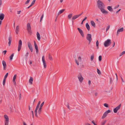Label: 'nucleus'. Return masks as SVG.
Instances as JSON below:
<instances>
[{"label": "nucleus", "mask_w": 125, "mask_h": 125, "mask_svg": "<svg viewBox=\"0 0 125 125\" xmlns=\"http://www.w3.org/2000/svg\"><path fill=\"white\" fill-rule=\"evenodd\" d=\"M97 6L98 8L100 9L102 8H105V6L104 4L101 1L98 0L97 2Z\"/></svg>", "instance_id": "obj_1"}, {"label": "nucleus", "mask_w": 125, "mask_h": 125, "mask_svg": "<svg viewBox=\"0 0 125 125\" xmlns=\"http://www.w3.org/2000/svg\"><path fill=\"white\" fill-rule=\"evenodd\" d=\"M111 43V40L109 39H108L104 42V45L105 47H107L109 46Z\"/></svg>", "instance_id": "obj_2"}, {"label": "nucleus", "mask_w": 125, "mask_h": 125, "mask_svg": "<svg viewBox=\"0 0 125 125\" xmlns=\"http://www.w3.org/2000/svg\"><path fill=\"white\" fill-rule=\"evenodd\" d=\"M27 29L28 31V32L30 35L32 34L31 27L30 24L29 23H28L27 25Z\"/></svg>", "instance_id": "obj_3"}, {"label": "nucleus", "mask_w": 125, "mask_h": 125, "mask_svg": "<svg viewBox=\"0 0 125 125\" xmlns=\"http://www.w3.org/2000/svg\"><path fill=\"white\" fill-rule=\"evenodd\" d=\"M86 39L89 41V44H90L92 40L91 34H88L86 36Z\"/></svg>", "instance_id": "obj_4"}, {"label": "nucleus", "mask_w": 125, "mask_h": 125, "mask_svg": "<svg viewBox=\"0 0 125 125\" xmlns=\"http://www.w3.org/2000/svg\"><path fill=\"white\" fill-rule=\"evenodd\" d=\"M4 117L5 119V125H8L9 122V118L8 116L5 115H4Z\"/></svg>", "instance_id": "obj_5"}, {"label": "nucleus", "mask_w": 125, "mask_h": 125, "mask_svg": "<svg viewBox=\"0 0 125 125\" xmlns=\"http://www.w3.org/2000/svg\"><path fill=\"white\" fill-rule=\"evenodd\" d=\"M111 111L110 110H108L106 111L103 114L102 116V119L104 118L107 115L108 113L111 112Z\"/></svg>", "instance_id": "obj_6"}, {"label": "nucleus", "mask_w": 125, "mask_h": 125, "mask_svg": "<svg viewBox=\"0 0 125 125\" xmlns=\"http://www.w3.org/2000/svg\"><path fill=\"white\" fill-rule=\"evenodd\" d=\"M22 45V42L21 40L19 41L18 46V51L19 52L21 50Z\"/></svg>", "instance_id": "obj_7"}, {"label": "nucleus", "mask_w": 125, "mask_h": 125, "mask_svg": "<svg viewBox=\"0 0 125 125\" xmlns=\"http://www.w3.org/2000/svg\"><path fill=\"white\" fill-rule=\"evenodd\" d=\"M121 105V104H120L118 106L115 108L113 110L114 112V113H117V111L120 109Z\"/></svg>", "instance_id": "obj_8"}, {"label": "nucleus", "mask_w": 125, "mask_h": 125, "mask_svg": "<svg viewBox=\"0 0 125 125\" xmlns=\"http://www.w3.org/2000/svg\"><path fill=\"white\" fill-rule=\"evenodd\" d=\"M78 78L79 81L81 83H82L83 80V78L81 74L80 73L78 75Z\"/></svg>", "instance_id": "obj_9"}, {"label": "nucleus", "mask_w": 125, "mask_h": 125, "mask_svg": "<svg viewBox=\"0 0 125 125\" xmlns=\"http://www.w3.org/2000/svg\"><path fill=\"white\" fill-rule=\"evenodd\" d=\"M28 45L30 50L31 52H32L33 51V49L31 43L29 42H28Z\"/></svg>", "instance_id": "obj_10"}, {"label": "nucleus", "mask_w": 125, "mask_h": 125, "mask_svg": "<svg viewBox=\"0 0 125 125\" xmlns=\"http://www.w3.org/2000/svg\"><path fill=\"white\" fill-rule=\"evenodd\" d=\"M2 65L3 67V69L5 70L6 69L7 65L6 62L4 60H3L2 61Z\"/></svg>", "instance_id": "obj_11"}, {"label": "nucleus", "mask_w": 125, "mask_h": 125, "mask_svg": "<svg viewBox=\"0 0 125 125\" xmlns=\"http://www.w3.org/2000/svg\"><path fill=\"white\" fill-rule=\"evenodd\" d=\"M77 30L78 31L79 33L80 34L81 36L83 37L84 36L83 32L82 30L79 28H77Z\"/></svg>", "instance_id": "obj_12"}, {"label": "nucleus", "mask_w": 125, "mask_h": 125, "mask_svg": "<svg viewBox=\"0 0 125 125\" xmlns=\"http://www.w3.org/2000/svg\"><path fill=\"white\" fill-rule=\"evenodd\" d=\"M34 46L36 50V52L37 53L38 52V46H37L36 43L35 41H34Z\"/></svg>", "instance_id": "obj_13"}, {"label": "nucleus", "mask_w": 125, "mask_h": 125, "mask_svg": "<svg viewBox=\"0 0 125 125\" xmlns=\"http://www.w3.org/2000/svg\"><path fill=\"white\" fill-rule=\"evenodd\" d=\"M105 8H102L100 9L101 12L103 14H107L108 12L106 11L104 9Z\"/></svg>", "instance_id": "obj_14"}, {"label": "nucleus", "mask_w": 125, "mask_h": 125, "mask_svg": "<svg viewBox=\"0 0 125 125\" xmlns=\"http://www.w3.org/2000/svg\"><path fill=\"white\" fill-rule=\"evenodd\" d=\"M123 30L124 28L123 27H122L120 29H118L117 33V36H118V35L120 32H122L123 31Z\"/></svg>", "instance_id": "obj_15"}, {"label": "nucleus", "mask_w": 125, "mask_h": 125, "mask_svg": "<svg viewBox=\"0 0 125 125\" xmlns=\"http://www.w3.org/2000/svg\"><path fill=\"white\" fill-rule=\"evenodd\" d=\"M12 41V37L11 36H10L9 37V42L8 45L9 46H10V45L11 42Z\"/></svg>", "instance_id": "obj_16"}, {"label": "nucleus", "mask_w": 125, "mask_h": 125, "mask_svg": "<svg viewBox=\"0 0 125 125\" xmlns=\"http://www.w3.org/2000/svg\"><path fill=\"white\" fill-rule=\"evenodd\" d=\"M4 17V15L3 13H1L0 14V19L1 20H3Z\"/></svg>", "instance_id": "obj_17"}, {"label": "nucleus", "mask_w": 125, "mask_h": 125, "mask_svg": "<svg viewBox=\"0 0 125 125\" xmlns=\"http://www.w3.org/2000/svg\"><path fill=\"white\" fill-rule=\"evenodd\" d=\"M19 26H17L16 27V30H15V32L16 34H17L18 33L19 31Z\"/></svg>", "instance_id": "obj_18"}, {"label": "nucleus", "mask_w": 125, "mask_h": 125, "mask_svg": "<svg viewBox=\"0 0 125 125\" xmlns=\"http://www.w3.org/2000/svg\"><path fill=\"white\" fill-rule=\"evenodd\" d=\"M33 80V78L32 77H30V79L29 81V82L30 83V84H32V82Z\"/></svg>", "instance_id": "obj_19"}, {"label": "nucleus", "mask_w": 125, "mask_h": 125, "mask_svg": "<svg viewBox=\"0 0 125 125\" xmlns=\"http://www.w3.org/2000/svg\"><path fill=\"white\" fill-rule=\"evenodd\" d=\"M65 10V9H63L60 10L57 14V16H58L59 15V14H61L62 12H63Z\"/></svg>", "instance_id": "obj_20"}, {"label": "nucleus", "mask_w": 125, "mask_h": 125, "mask_svg": "<svg viewBox=\"0 0 125 125\" xmlns=\"http://www.w3.org/2000/svg\"><path fill=\"white\" fill-rule=\"evenodd\" d=\"M107 9L110 11H113V9L111 6H108L107 7Z\"/></svg>", "instance_id": "obj_21"}, {"label": "nucleus", "mask_w": 125, "mask_h": 125, "mask_svg": "<svg viewBox=\"0 0 125 125\" xmlns=\"http://www.w3.org/2000/svg\"><path fill=\"white\" fill-rule=\"evenodd\" d=\"M37 36L38 39L39 41L40 40L41 37L40 34L38 32H37Z\"/></svg>", "instance_id": "obj_22"}, {"label": "nucleus", "mask_w": 125, "mask_h": 125, "mask_svg": "<svg viewBox=\"0 0 125 125\" xmlns=\"http://www.w3.org/2000/svg\"><path fill=\"white\" fill-rule=\"evenodd\" d=\"M86 28H87V30L89 31L90 29V26L89 25L88 23H87L86 24Z\"/></svg>", "instance_id": "obj_23"}, {"label": "nucleus", "mask_w": 125, "mask_h": 125, "mask_svg": "<svg viewBox=\"0 0 125 125\" xmlns=\"http://www.w3.org/2000/svg\"><path fill=\"white\" fill-rule=\"evenodd\" d=\"M90 23L92 26H93L94 27H95L96 26L95 24L93 21H91Z\"/></svg>", "instance_id": "obj_24"}, {"label": "nucleus", "mask_w": 125, "mask_h": 125, "mask_svg": "<svg viewBox=\"0 0 125 125\" xmlns=\"http://www.w3.org/2000/svg\"><path fill=\"white\" fill-rule=\"evenodd\" d=\"M79 17V16L78 15H74L72 18V20H74L75 19H76L77 18Z\"/></svg>", "instance_id": "obj_25"}, {"label": "nucleus", "mask_w": 125, "mask_h": 125, "mask_svg": "<svg viewBox=\"0 0 125 125\" xmlns=\"http://www.w3.org/2000/svg\"><path fill=\"white\" fill-rule=\"evenodd\" d=\"M42 109L39 108L38 111V114L39 115H40L41 114L42 112Z\"/></svg>", "instance_id": "obj_26"}, {"label": "nucleus", "mask_w": 125, "mask_h": 125, "mask_svg": "<svg viewBox=\"0 0 125 125\" xmlns=\"http://www.w3.org/2000/svg\"><path fill=\"white\" fill-rule=\"evenodd\" d=\"M17 76V75L16 74H15L14 76L13 77L12 81H15V80L16 79V78Z\"/></svg>", "instance_id": "obj_27"}, {"label": "nucleus", "mask_w": 125, "mask_h": 125, "mask_svg": "<svg viewBox=\"0 0 125 125\" xmlns=\"http://www.w3.org/2000/svg\"><path fill=\"white\" fill-rule=\"evenodd\" d=\"M44 56H43L42 57V61L43 63H46L45 61L44 60Z\"/></svg>", "instance_id": "obj_28"}, {"label": "nucleus", "mask_w": 125, "mask_h": 125, "mask_svg": "<svg viewBox=\"0 0 125 125\" xmlns=\"http://www.w3.org/2000/svg\"><path fill=\"white\" fill-rule=\"evenodd\" d=\"M44 102H42V103L40 105V107L39 108L40 109H42V107L43 106L44 104Z\"/></svg>", "instance_id": "obj_29"}, {"label": "nucleus", "mask_w": 125, "mask_h": 125, "mask_svg": "<svg viewBox=\"0 0 125 125\" xmlns=\"http://www.w3.org/2000/svg\"><path fill=\"white\" fill-rule=\"evenodd\" d=\"M94 54H92L91 56V61H92L94 59Z\"/></svg>", "instance_id": "obj_30"}, {"label": "nucleus", "mask_w": 125, "mask_h": 125, "mask_svg": "<svg viewBox=\"0 0 125 125\" xmlns=\"http://www.w3.org/2000/svg\"><path fill=\"white\" fill-rule=\"evenodd\" d=\"M40 103H41V101H39V102L38 103V104H37V106L36 108H39Z\"/></svg>", "instance_id": "obj_31"}, {"label": "nucleus", "mask_w": 125, "mask_h": 125, "mask_svg": "<svg viewBox=\"0 0 125 125\" xmlns=\"http://www.w3.org/2000/svg\"><path fill=\"white\" fill-rule=\"evenodd\" d=\"M125 54V51H124L123 52H122V53H121L119 55V56H121L122 55H124Z\"/></svg>", "instance_id": "obj_32"}, {"label": "nucleus", "mask_w": 125, "mask_h": 125, "mask_svg": "<svg viewBox=\"0 0 125 125\" xmlns=\"http://www.w3.org/2000/svg\"><path fill=\"white\" fill-rule=\"evenodd\" d=\"M14 53L12 54L10 56V60H12L13 59V57L14 56Z\"/></svg>", "instance_id": "obj_33"}, {"label": "nucleus", "mask_w": 125, "mask_h": 125, "mask_svg": "<svg viewBox=\"0 0 125 125\" xmlns=\"http://www.w3.org/2000/svg\"><path fill=\"white\" fill-rule=\"evenodd\" d=\"M36 0H33L31 5V6H32L33 4H34Z\"/></svg>", "instance_id": "obj_34"}, {"label": "nucleus", "mask_w": 125, "mask_h": 125, "mask_svg": "<svg viewBox=\"0 0 125 125\" xmlns=\"http://www.w3.org/2000/svg\"><path fill=\"white\" fill-rule=\"evenodd\" d=\"M72 14H69L68 15V18L69 19H70L72 16Z\"/></svg>", "instance_id": "obj_35"}, {"label": "nucleus", "mask_w": 125, "mask_h": 125, "mask_svg": "<svg viewBox=\"0 0 125 125\" xmlns=\"http://www.w3.org/2000/svg\"><path fill=\"white\" fill-rule=\"evenodd\" d=\"M96 46L97 47V49H98L99 47H98V45H99V42H98V40H97L96 42Z\"/></svg>", "instance_id": "obj_36"}, {"label": "nucleus", "mask_w": 125, "mask_h": 125, "mask_svg": "<svg viewBox=\"0 0 125 125\" xmlns=\"http://www.w3.org/2000/svg\"><path fill=\"white\" fill-rule=\"evenodd\" d=\"M29 54V53L27 52V53L25 55V58H26V59H27L28 56Z\"/></svg>", "instance_id": "obj_37"}, {"label": "nucleus", "mask_w": 125, "mask_h": 125, "mask_svg": "<svg viewBox=\"0 0 125 125\" xmlns=\"http://www.w3.org/2000/svg\"><path fill=\"white\" fill-rule=\"evenodd\" d=\"M6 79L4 78L3 80V84L4 86L5 85V82H6Z\"/></svg>", "instance_id": "obj_38"}, {"label": "nucleus", "mask_w": 125, "mask_h": 125, "mask_svg": "<svg viewBox=\"0 0 125 125\" xmlns=\"http://www.w3.org/2000/svg\"><path fill=\"white\" fill-rule=\"evenodd\" d=\"M97 72L98 73L99 75L101 74V72L98 69H97Z\"/></svg>", "instance_id": "obj_39"}, {"label": "nucleus", "mask_w": 125, "mask_h": 125, "mask_svg": "<svg viewBox=\"0 0 125 125\" xmlns=\"http://www.w3.org/2000/svg\"><path fill=\"white\" fill-rule=\"evenodd\" d=\"M102 59V57L101 55L99 56V61H101Z\"/></svg>", "instance_id": "obj_40"}, {"label": "nucleus", "mask_w": 125, "mask_h": 125, "mask_svg": "<svg viewBox=\"0 0 125 125\" xmlns=\"http://www.w3.org/2000/svg\"><path fill=\"white\" fill-rule=\"evenodd\" d=\"M104 106L108 108V104L106 103H105L104 104Z\"/></svg>", "instance_id": "obj_41"}, {"label": "nucleus", "mask_w": 125, "mask_h": 125, "mask_svg": "<svg viewBox=\"0 0 125 125\" xmlns=\"http://www.w3.org/2000/svg\"><path fill=\"white\" fill-rule=\"evenodd\" d=\"M106 122V120L103 121L101 125H104Z\"/></svg>", "instance_id": "obj_42"}, {"label": "nucleus", "mask_w": 125, "mask_h": 125, "mask_svg": "<svg viewBox=\"0 0 125 125\" xmlns=\"http://www.w3.org/2000/svg\"><path fill=\"white\" fill-rule=\"evenodd\" d=\"M8 73H7L5 75V76L4 78L6 79V78L7 77V76H8Z\"/></svg>", "instance_id": "obj_43"}, {"label": "nucleus", "mask_w": 125, "mask_h": 125, "mask_svg": "<svg viewBox=\"0 0 125 125\" xmlns=\"http://www.w3.org/2000/svg\"><path fill=\"white\" fill-rule=\"evenodd\" d=\"M75 62L78 65H79V62H78L77 61V60L76 59H75Z\"/></svg>", "instance_id": "obj_44"}, {"label": "nucleus", "mask_w": 125, "mask_h": 125, "mask_svg": "<svg viewBox=\"0 0 125 125\" xmlns=\"http://www.w3.org/2000/svg\"><path fill=\"white\" fill-rule=\"evenodd\" d=\"M49 58L50 60H52V57L50 55H49Z\"/></svg>", "instance_id": "obj_45"}, {"label": "nucleus", "mask_w": 125, "mask_h": 125, "mask_svg": "<svg viewBox=\"0 0 125 125\" xmlns=\"http://www.w3.org/2000/svg\"><path fill=\"white\" fill-rule=\"evenodd\" d=\"M43 16H44L43 14H42L41 17V19H40V22H41L42 21L43 18Z\"/></svg>", "instance_id": "obj_46"}, {"label": "nucleus", "mask_w": 125, "mask_h": 125, "mask_svg": "<svg viewBox=\"0 0 125 125\" xmlns=\"http://www.w3.org/2000/svg\"><path fill=\"white\" fill-rule=\"evenodd\" d=\"M113 82V80L111 77L110 78V83H112Z\"/></svg>", "instance_id": "obj_47"}, {"label": "nucleus", "mask_w": 125, "mask_h": 125, "mask_svg": "<svg viewBox=\"0 0 125 125\" xmlns=\"http://www.w3.org/2000/svg\"><path fill=\"white\" fill-rule=\"evenodd\" d=\"M43 64L44 68H45L47 66V65L46 63H43Z\"/></svg>", "instance_id": "obj_48"}, {"label": "nucleus", "mask_w": 125, "mask_h": 125, "mask_svg": "<svg viewBox=\"0 0 125 125\" xmlns=\"http://www.w3.org/2000/svg\"><path fill=\"white\" fill-rule=\"evenodd\" d=\"M30 0H27V1L25 2V4H28Z\"/></svg>", "instance_id": "obj_49"}, {"label": "nucleus", "mask_w": 125, "mask_h": 125, "mask_svg": "<svg viewBox=\"0 0 125 125\" xmlns=\"http://www.w3.org/2000/svg\"><path fill=\"white\" fill-rule=\"evenodd\" d=\"M110 25H109L107 27L106 29V31H107L110 28Z\"/></svg>", "instance_id": "obj_50"}, {"label": "nucleus", "mask_w": 125, "mask_h": 125, "mask_svg": "<svg viewBox=\"0 0 125 125\" xmlns=\"http://www.w3.org/2000/svg\"><path fill=\"white\" fill-rule=\"evenodd\" d=\"M78 59L79 60V61H80V62H81L82 60V59L81 57L80 56H79L78 57Z\"/></svg>", "instance_id": "obj_51"}, {"label": "nucleus", "mask_w": 125, "mask_h": 125, "mask_svg": "<svg viewBox=\"0 0 125 125\" xmlns=\"http://www.w3.org/2000/svg\"><path fill=\"white\" fill-rule=\"evenodd\" d=\"M119 5H118L117 6L115 7L114 8V9H117L119 7Z\"/></svg>", "instance_id": "obj_52"}, {"label": "nucleus", "mask_w": 125, "mask_h": 125, "mask_svg": "<svg viewBox=\"0 0 125 125\" xmlns=\"http://www.w3.org/2000/svg\"><path fill=\"white\" fill-rule=\"evenodd\" d=\"M66 106L68 108L70 109V106H69V103H68L67 105H66Z\"/></svg>", "instance_id": "obj_53"}, {"label": "nucleus", "mask_w": 125, "mask_h": 125, "mask_svg": "<svg viewBox=\"0 0 125 125\" xmlns=\"http://www.w3.org/2000/svg\"><path fill=\"white\" fill-rule=\"evenodd\" d=\"M92 122L94 124V125H97L94 122V120H93L92 121Z\"/></svg>", "instance_id": "obj_54"}, {"label": "nucleus", "mask_w": 125, "mask_h": 125, "mask_svg": "<svg viewBox=\"0 0 125 125\" xmlns=\"http://www.w3.org/2000/svg\"><path fill=\"white\" fill-rule=\"evenodd\" d=\"M2 4V0H0V8L1 7Z\"/></svg>", "instance_id": "obj_55"}, {"label": "nucleus", "mask_w": 125, "mask_h": 125, "mask_svg": "<svg viewBox=\"0 0 125 125\" xmlns=\"http://www.w3.org/2000/svg\"><path fill=\"white\" fill-rule=\"evenodd\" d=\"M7 52V51L6 50H5L3 52L4 54L5 55L6 53Z\"/></svg>", "instance_id": "obj_56"}, {"label": "nucleus", "mask_w": 125, "mask_h": 125, "mask_svg": "<svg viewBox=\"0 0 125 125\" xmlns=\"http://www.w3.org/2000/svg\"><path fill=\"white\" fill-rule=\"evenodd\" d=\"M38 109V108H36L35 109V113H37V110Z\"/></svg>", "instance_id": "obj_57"}, {"label": "nucleus", "mask_w": 125, "mask_h": 125, "mask_svg": "<svg viewBox=\"0 0 125 125\" xmlns=\"http://www.w3.org/2000/svg\"><path fill=\"white\" fill-rule=\"evenodd\" d=\"M87 19V17H85L83 19V22L84 21H85L86 19Z\"/></svg>", "instance_id": "obj_58"}, {"label": "nucleus", "mask_w": 125, "mask_h": 125, "mask_svg": "<svg viewBox=\"0 0 125 125\" xmlns=\"http://www.w3.org/2000/svg\"><path fill=\"white\" fill-rule=\"evenodd\" d=\"M21 93H20V96H19V100H20L21 99Z\"/></svg>", "instance_id": "obj_59"}, {"label": "nucleus", "mask_w": 125, "mask_h": 125, "mask_svg": "<svg viewBox=\"0 0 125 125\" xmlns=\"http://www.w3.org/2000/svg\"><path fill=\"white\" fill-rule=\"evenodd\" d=\"M85 125H91L90 124L88 123H85Z\"/></svg>", "instance_id": "obj_60"}, {"label": "nucleus", "mask_w": 125, "mask_h": 125, "mask_svg": "<svg viewBox=\"0 0 125 125\" xmlns=\"http://www.w3.org/2000/svg\"><path fill=\"white\" fill-rule=\"evenodd\" d=\"M83 13V12H82V13H81V14H79V15H78V16L79 17V16H81L82 14Z\"/></svg>", "instance_id": "obj_61"}, {"label": "nucleus", "mask_w": 125, "mask_h": 125, "mask_svg": "<svg viewBox=\"0 0 125 125\" xmlns=\"http://www.w3.org/2000/svg\"><path fill=\"white\" fill-rule=\"evenodd\" d=\"M121 80H122V82H124V80H123V78L122 77H121Z\"/></svg>", "instance_id": "obj_62"}, {"label": "nucleus", "mask_w": 125, "mask_h": 125, "mask_svg": "<svg viewBox=\"0 0 125 125\" xmlns=\"http://www.w3.org/2000/svg\"><path fill=\"white\" fill-rule=\"evenodd\" d=\"M88 84L89 85H90L91 84V81L90 80H89L88 81Z\"/></svg>", "instance_id": "obj_63"}, {"label": "nucleus", "mask_w": 125, "mask_h": 125, "mask_svg": "<svg viewBox=\"0 0 125 125\" xmlns=\"http://www.w3.org/2000/svg\"><path fill=\"white\" fill-rule=\"evenodd\" d=\"M21 12V11H20V10L18 11L17 14H20V13Z\"/></svg>", "instance_id": "obj_64"}]
</instances>
